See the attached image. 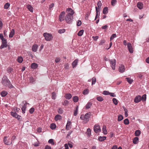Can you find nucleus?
<instances>
[{"label":"nucleus","mask_w":149,"mask_h":149,"mask_svg":"<svg viewBox=\"0 0 149 149\" xmlns=\"http://www.w3.org/2000/svg\"><path fill=\"white\" fill-rule=\"evenodd\" d=\"M1 83L3 85L6 86H7L9 88H12L13 86L11 84L9 80L8 79L7 77L4 76L2 79Z\"/></svg>","instance_id":"f257e3e1"},{"label":"nucleus","mask_w":149,"mask_h":149,"mask_svg":"<svg viewBox=\"0 0 149 149\" xmlns=\"http://www.w3.org/2000/svg\"><path fill=\"white\" fill-rule=\"evenodd\" d=\"M73 18V16H72L71 15H70V14H67L66 15L65 18V20L67 23L70 24L72 22Z\"/></svg>","instance_id":"f03ea898"},{"label":"nucleus","mask_w":149,"mask_h":149,"mask_svg":"<svg viewBox=\"0 0 149 149\" xmlns=\"http://www.w3.org/2000/svg\"><path fill=\"white\" fill-rule=\"evenodd\" d=\"M43 35L45 40L47 41H50L53 38L52 35L49 33H44Z\"/></svg>","instance_id":"7ed1b4c3"},{"label":"nucleus","mask_w":149,"mask_h":149,"mask_svg":"<svg viewBox=\"0 0 149 149\" xmlns=\"http://www.w3.org/2000/svg\"><path fill=\"white\" fill-rule=\"evenodd\" d=\"M109 61L112 69L114 70L115 69V66L116 65V60L115 59L109 60Z\"/></svg>","instance_id":"20e7f679"},{"label":"nucleus","mask_w":149,"mask_h":149,"mask_svg":"<svg viewBox=\"0 0 149 149\" xmlns=\"http://www.w3.org/2000/svg\"><path fill=\"white\" fill-rule=\"evenodd\" d=\"M94 130L96 133H97L101 131V130L100 125H95L93 128Z\"/></svg>","instance_id":"39448f33"},{"label":"nucleus","mask_w":149,"mask_h":149,"mask_svg":"<svg viewBox=\"0 0 149 149\" xmlns=\"http://www.w3.org/2000/svg\"><path fill=\"white\" fill-rule=\"evenodd\" d=\"M91 116V113L88 112L86 113L84 115L85 123H86L89 120V118Z\"/></svg>","instance_id":"423d86ee"},{"label":"nucleus","mask_w":149,"mask_h":149,"mask_svg":"<svg viewBox=\"0 0 149 149\" xmlns=\"http://www.w3.org/2000/svg\"><path fill=\"white\" fill-rule=\"evenodd\" d=\"M65 14L64 11H63L61 12L59 16V19L60 22H62L64 20V16Z\"/></svg>","instance_id":"0eeeda50"},{"label":"nucleus","mask_w":149,"mask_h":149,"mask_svg":"<svg viewBox=\"0 0 149 149\" xmlns=\"http://www.w3.org/2000/svg\"><path fill=\"white\" fill-rule=\"evenodd\" d=\"M127 47L129 52L131 53H133L134 50L131 44L129 42H128L127 43Z\"/></svg>","instance_id":"6e6552de"},{"label":"nucleus","mask_w":149,"mask_h":149,"mask_svg":"<svg viewBox=\"0 0 149 149\" xmlns=\"http://www.w3.org/2000/svg\"><path fill=\"white\" fill-rule=\"evenodd\" d=\"M11 115L15 118H17L19 120L21 118V116L18 115L17 113L14 112H11Z\"/></svg>","instance_id":"1a4fd4ad"},{"label":"nucleus","mask_w":149,"mask_h":149,"mask_svg":"<svg viewBox=\"0 0 149 149\" xmlns=\"http://www.w3.org/2000/svg\"><path fill=\"white\" fill-rule=\"evenodd\" d=\"M2 41V45L0 47V49H2V48H4V47H6L7 46V43L6 40L5 39H4V40H3Z\"/></svg>","instance_id":"9d476101"},{"label":"nucleus","mask_w":149,"mask_h":149,"mask_svg":"<svg viewBox=\"0 0 149 149\" xmlns=\"http://www.w3.org/2000/svg\"><path fill=\"white\" fill-rule=\"evenodd\" d=\"M141 97L140 95L136 96L134 100V102L135 103H138L140 102L141 100Z\"/></svg>","instance_id":"9b49d317"},{"label":"nucleus","mask_w":149,"mask_h":149,"mask_svg":"<svg viewBox=\"0 0 149 149\" xmlns=\"http://www.w3.org/2000/svg\"><path fill=\"white\" fill-rule=\"evenodd\" d=\"M71 123L70 120H68L65 127V129L66 130H69L71 128L70 125H71Z\"/></svg>","instance_id":"f8f14e48"},{"label":"nucleus","mask_w":149,"mask_h":149,"mask_svg":"<svg viewBox=\"0 0 149 149\" xmlns=\"http://www.w3.org/2000/svg\"><path fill=\"white\" fill-rule=\"evenodd\" d=\"M119 71L120 73L123 72L125 70V66L123 65H120L118 68Z\"/></svg>","instance_id":"ddd939ff"},{"label":"nucleus","mask_w":149,"mask_h":149,"mask_svg":"<svg viewBox=\"0 0 149 149\" xmlns=\"http://www.w3.org/2000/svg\"><path fill=\"white\" fill-rule=\"evenodd\" d=\"M7 137L6 136H5L4 137V143L7 145H10V144H11L12 143V141H8V140L6 139Z\"/></svg>","instance_id":"4468645a"},{"label":"nucleus","mask_w":149,"mask_h":149,"mask_svg":"<svg viewBox=\"0 0 149 149\" xmlns=\"http://www.w3.org/2000/svg\"><path fill=\"white\" fill-rule=\"evenodd\" d=\"M66 12L67 14H70V15H72V16H73L74 13L73 10L71 8H69L67 9Z\"/></svg>","instance_id":"2eb2a0df"},{"label":"nucleus","mask_w":149,"mask_h":149,"mask_svg":"<svg viewBox=\"0 0 149 149\" xmlns=\"http://www.w3.org/2000/svg\"><path fill=\"white\" fill-rule=\"evenodd\" d=\"M78 59H76L72 63V65L73 68L75 67L77 65L78 61Z\"/></svg>","instance_id":"dca6fc26"},{"label":"nucleus","mask_w":149,"mask_h":149,"mask_svg":"<svg viewBox=\"0 0 149 149\" xmlns=\"http://www.w3.org/2000/svg\"><path fill=\"white\" fill-rule=\"evenodd\" d=\"M15 33V30L14 29H12L11 30L9 35V37L11 38L13 37Z\"/></svg>","instance_id":"f3484780"},{"label":"nucleus","mask_w":149,"mask_h":149,"mask_svg":"<svg viewBox=\"0 0 149 149\" xmlns=\"http://www.w3.org/2000/svg\"><path fill=\"white\" fill-rule=\"evenodd\" d=\"M38 46L36 44H34L32 47V51L34 52H36L38 48Z\"/></svg>","instance_id":"a211bd4d"},{"label":"nucleus","mask_w":149,"mask_h":149,"mask_svg":"<svg viewBox=\"0 0 149 149\" xmlns=\"http://www.w3.org/2000/svg\"><path fill=\"white\" fill-rule=\"evenodd\" d=\"M38 64L35 63H33L31 65V68L33 69H36L38 68Z\"/></svg>","instance_id":"6ab92c4d"},{"label":"nucleus","mask_w":149,"mask_h":149,"mask_svg":"<svg viewBox=\"0 0 149 149\" xmlns=\"http://www.w3.org/2000/svg\"><path fill=\"white\" fill-rule=\"evenodd\" d=\"M102 132L104 134H107V131L106 130V127L105 125H104L103 126L102 128Z\"/></svg>","instance_id":"aec40b11"},{"label":"nucleus","mask_w":149,"mask_h":149,"mask_svg":"<svg viewBox=\"0 0 149 149\" xmlns=\"http://www.w3.org/2000/svg\"><path fill=\"white\" fill-rule=\"evenodd\" d=\"M92 103L91 102H88L85 106V109H89L92 105Z\"/></svg>","instance_id":"412c9836"},{"label":"nucleus","mask_w":149,"mask_h":149,"mask_svg":"<svg viewBox=\"0 0 149 149\" xmlns=\"http://www.w3.org/2000/svg\"><path fill=\"white\" fill-rule=\"evenodd\" d=\"M23 58L21 56H19L17 59V62L19 63H22L23 61Z\"/></svg>","instance_id":"4be33fe9"},{"label":"nucleus","mask_w":149,"mask_h":149,"mask_svg":"<svg viewBox=\"0 0 149 149\" xmlns=\"http://www.w3.org/2000/svg\"><path fill=\"white\" fill-rule=\"evenodd\" d=\"M106 138V137L105 136L99 137L98 138V140L100 141H102L105 140Z\"/></svg>","instance_id":"5701e85b"},{"label":"nucleus","mask_w":149,"mask_h":149,"mask_svg":"<svg viewBox=\"0 0 149 149\" xmlns=\"http://www.w3.org/2000/svg\"><path fill=\"white\" fill-rule=\"evenodd\" d=\"M61 115L58 114L56 115L54 118L55 120L56 121L61 120Z\"/></svg>","instance_id":"b1692460"},{"label":"nucleus","mask_w":149,"mask_h":149,"mask_svg":"<svg viewBox=\"0 0 149 149\" xmlns=\"http://www.w3.org/2000/svg\"><path fill=\"white\" fill-rule=\"evenodd\" d=\"M139 141V138L138 137H135L133 139V142L134 144H136Z\"/></svg>","instance_id":"393cba45"},{"label":"nucleus","mask_w":149,"mask_h":149,"mask_svg":"<svg viewBox=\"0 0 149 149\" xmlns=\"http://www.w3.org/2000/svg\"><path fill=\"white\" fill-rule=\"evenodd\" d=\"M6 71L9 73H12L13 72V68L10 67H8L6 70Z\"/></svg>","instance_id":"a878e982"},{"label":"nucleus","mask_w":149,"mask_h":149,"mask_svg":"<svg viewBox=\"0 0 149 149\" xmlns=\"http://www.w3.org/2000/svg\"><path fill=\"white\" fill-rule=\"evenodd\" d=\"M103 13L104 14H106L108 13V8L107 7H105L103 9Z\"/></svg>","instance_id":"bb28decb"},{"label":"nucleus","mask_w":149,"mask_h":149,"mask_svg":"<svg viewBox=\"0 0 149 149\" xmlns=\"http://www.w3.org/2000/svg\"><path fill=\"white\" fill-rule=\"evenodd\" d=\"M137 6L139 9H141L143 8V4L141 2H138L137 4Z\"/></svg>","instance_id":"cd10ccee"},{"label":"nucleus","mask_w":149,"mask_h":149,"mask_svg":"<svg viewBox=\"0 0 149 149\" xmlns=\"http://www.w3.org/2000/svg\"><path fill=\"white\" fill-rule=\"evenodd\" d=\"M27 7L30 12H33V8L31 5H27Z\"/></svg>","instance_id":"c85d7f7f"},{"label":"nucleus","mask_w":149,"mask_h":149,"mask_svg":"<svg viewBox=\"0 0 149 149\" xmlns=\"http://www.w3.org/2000/svg\"><path fill=\"white\" fill-rule=\"evenodd\" d=\"M126 79L130 84H131L133 81V80L130 78H126Z\"/></svg>","instance_id":"c756f323"},{"label":"nucleus","mask_w":149,"mask_h":149,"mask_svg":"<svg viewBox=\"0 0 149 149\" xmlns=\"http://www.w3.org/2000/svg\"><path fill=\"white\" fill-rule=\"evenodd\" d=\"M26 104H27L26 103L24 104V106H23V107L22 108V112L23 113H25V109H26Z\"/></svg>","instance_id":"7c9ffc66"},{"label":"nucleus","mask_w":149,"mask_h":149,"mask_svg":"<svg viewBox=\"0 0 149 149\" xmlns=\"http://www.w3.org/2000/svg\"><path fill=\"white\" fill-rule=\"evenodd\" d=\"M102 6V3L100 1H98L97 3V7L98 8V10H100V8L101 6Z\"/></svg>","instance_id":"2f4dec72"},{"label":"nucleus","mask_w":149,"mask_h":149,"mask_svg":"<svg viewBox=\"0 0 149 149\" xmlns=\"http://www.w3.org/2000/svg\"><path fill=\"white\" fill-rule=\"evenodd\" d=\"M141 132L139 130H137L135 131L134 134L136 136H139L141 134Z\"/></svg>","instance_id":"473e14b6"},{"label":"nucleus","mask_w":149,"mask_h":149,"mask_svg":"<svg viewBox=\"0 0 149 149\" xmlns=\"http://www.w3.org/2000/svg\"><path fill=\"white\" fill-rule=\"evenodd\" d=\"M72 99L74 102H76L78 101L79 98L77 96H75L73 97Z\"/></svg>","instance_id":"72a5a7b5"},{"label":"nucleus","mask_w":149,"mask_h":149,"mask_svg":"<svg viewBox=\"0 0 149 149\" xmlns=\"http://www.w3.org/2000/svg\"><path fill=\"white\" fill-rule=\"evenodd\" d=\"M65 97L66 99L69 100L71 98L72 95L69 93L67 94H66Z\"/></svg>","instance_id":"f704fd0d"},{"label":"nucleus","mask_w":149,"mask_h":149,"mask_svg":"<svg viewBox=\"0 0 149 149\" xmlns=\"http://www.w3.org/2000/svg\"><path fill=\"white\" fill-rule=\"evenodd\" d=\"M123 118V116L121 115H119L118 116V120L120 121L122 120Z\"/></svg>","instance_id":"c9c22d12"},{"label":"nucleus","mask_w":149,"mask_h":149,"mask_svg":"<svg viewBox=\"0 0 149 149\" xmlns=\"http://www.w3.org/2000/svg\"><path fill=\"white\" fill-rule=\"evenodd\" d=\"M56 126L55 124L54 123H52L50 126V128L54 130L56 128Z\"/></svg>","instance_id":"e433bc0d"},{"label":"nucleus","mask_w":149,"mask_h":149,"mask_svg":"<svg viewBox=\"0 0 149 149\" xmlns=\"http://www.w3.org/2000/svg\"><path fill=\"white\" fill-rule=\"evenodd\" d=\"M87 133L88 136H91V131L90 128H88L87 129Z\"/></svg>","instance_id":"4c0bfd02"},{"label":"nucleus","mask_w":149,"mask_h":149,"mask_svg":"<svg viewBox=\"0 0 149 149\" xmlns=\"http://www.w3.org/2000/svg\"><path fill=\"white\" fill-rule=\"evenodd\" d=\"M84 32L83 30H80L78 33L77 35L79 36H81L82 35Z\"/></svg>","instance_id":"58836bf2"},{"label":"nucleus","mask_w":149,"mask_h":149,"mask_svg":"<svg viewBox=\"0 0 149 149\" xmlns=\"http://www.w3.org/2000/svg\"><path fill=\"white\" fill-rule=\"evenodd\" d=\"M10 6V4L9 3H6L4 7V8L5 9H7Z\"/></svg>","instance_id":"ea45409f"},{"label":"nucleus","mask_w":149,"mask_h":149,"mask_svg":"<svg viewBox=\"0 0 149 149\" xmlns=\"http://www.w3.org/2000/svg\"><path fill=\"white\" fill-rule=\"evenodd\" d=\"M116 37V34H113L111 36L110 38V41H111V40L114 38H115Z\"/></svg>","instance_id":"a19ab883"},{"label":"nucleus","mask_w":149,"mask_h":149,"mask_svg":"<svg viewBox=\"0 0 149 149\" xmlns=\"http://www.w3.org/2000/svg\"><path fill=\"white\" fill-rule=\"evenodd\" d=\"M7 94V93L6 91H3L1 93V95L2 97L6 96Z\"/></svg>","instance_id":"79ce46f5"},{"label":"nucleus","mask_w":149,"mask_h":149,"mask_svg":"<svg viewBox=\"0 0 149 149\" xmlns=\"http://www.w3.org/2000/svg\"><path fill=\"white\" fill-rule=\"evenodd\" d=\"M124 123L125 125H128L129 123V120L127 119H125L124 120Z\"/></svg>","instance_id":"37998d69"},{"label":"nucleus","mask_w":149,"mask_h":149,"mask_svg":"<svg viewBox=\"0 0 149 149\" xmlns=\"http://www.w3.org/2000/svg\"><path fill=\"white\" fill-rule=\"evenodd\" d=\"M92 85H93V84H94L96 81V78L95 77H93L92 79Z\"/></svg>","instance_id":"c03bdc74"},{"label":"nucleus","mask_w":149,"mask_h":149,"mask_svg":"<svg viewBox=\"0 0 149 149\" xmlns=\"http://www.w3.org/2000/svg\"><path fill=\"white\" fill-rule=\"evenodd\" d=\"M95 9H96V16L95 18V20H96L98 17V9L97 8V6L95 7Z\"/></svg>","instance_id":"a18cd8bd"},{"label":"nucleus","mask_w":149,"mask_h":149,"mask_svg":"<svg viewBox=\"0 0 149 149\" xmlns=\"http://www.w3.org/2000/svg\"><path fill=\"white\" fill-rule=\"evenodd\" d=\"M112 101L113 102V103L115 105H116L118 104V100H117L115 98H113V99Z\"/></svg>","instance_id":"49530a36"},{"label":"nucleus","mask_w":149,"mask_h":149,"mask_svg":"<svg viewBox=\"0 0 149 149\" xmlns=\"http://www.w3.org/2000/svg\"><path fill=\"white\" fill-rule=\"evenodd\" d=\"M116 0H112L111 1V4L113 6H114L116 3Z\"/></svg>","instance_id":"de8ad7c7"},{"label":"nucleus","mask_w":149,"mask_h":149,"mask_svg":"<svg viewBox=\"0 0 149 149\" xmlns=\"http://www.w3.org/2000/svg\"><path fill=\"white\" fill-rule=\"evenodd\" d=\"M97 100L99 101H102L103 100V98L101 96H98L97 98Z\"/></svg>","instance_id":"09e8293b"},{"label":"nucleus","mask_w":149,"mask_h":149,"mask_svg":"<svg viewBox=\"0 0 149 149\" xmlns=\"http://www.w3.org/2000/svg\"><path fill=\"white\" fill-rule=\"evenodd\" d=\"M78 107L77 106L76 108V109L74 111V115L76 116L77 114V113L78 111Z\"/></svg>","instance_id":"8fccbe9b"},{"label":"nucleus","mask_w":149,"mask_h":149,"mask_svg":"<svg viewBox=\"0 0 149 149\" xmlns=\"http://www.w3.org/2000/svg\"><path fill=\"white\" fill-rule=\"evenodd\" d=\"M124 110L125 111V116L126 117H127V109L125 108L124 107Z\"/></svg>","instance_id":"3c124183"},{"label":"nucleus","mask_w":149,"mask_h":149,"mask_svg":"<svg viewBox=\"0 0 149 149\" xmlns=\"http://www.w3.org/2000/svg\"><path fill=\"white\" fill-rule=\"evenodd\" d=\"M88 89H86L83 91V93L84 95H86L88 94Z\"/></svg>","instance_id":"603ef678"},{"label":"nucleus","mask_w":149,"mask_h":149,"mask_svg":"<svg viewBox=\"0 0 149 149\" xmlns=\"http://www.w3.org/2000/svg\"><path fill=\"white\" fill-rule=\"evenodd\" d=\"M52 98L54 100L55 99L56 97V93H52Z\"/></svg>","instance_id":"864d4df0"},{"label":"nucleus","mask_w":149,"mask_h":149,"mask_svg":"<svg viewBox=\"0 0 149 149\" xmlns=\"http://www.w3.org/2000/svg\"><path fill=\"white\" fill-rule=\"evenodd\" d=\"M58 112L59 113L62 114L63 112V110L61 108H59L58 110Z\"/></svg>","instance_id":"5fc2aeb1"},{"label":"nucleus","mask_w":149,"mask_h":149,"mask_svg":"<svg viewBox=\"0 0 149 149\" xmlns=\"http://www.w3.org/2000/svg\"><path fill=\"white\" fill-rule=\"evenodd\" d=\"M146 94L143 95L141 97V100H142L143 101H145L146 99Z\"/></svg>","instance_id":"6e6d98bb"},{"label":"nucleus","mask_w":149,"mask_h":149,"mask_svg":"<svg viewBox=\"0 0 149 149\" xmlns=\"http://www.w3.org/2000/svg\"><path fill=\"white\" fill-rule=\"evenodd\" d=\"M48 142L49 143H51L52 145L54 144V140H53V139H50L48 141Z\"/></svg>","instance_id":"4d7b16f0"},{"label":"nucleus","mask_w":149,"mask_h":149,"mask_svg":"<svg viewBox=\"0 0 149 149\" xmlns=\"http://www.w3.org/2000/svg\"><path fill=\"white\" fill-rule=\"evenodd\" d=\"M65 31V29H60L58 31V33H64Z\"/></svg>","instance_id":"13d9d810"},{"label":"nucleus","mask_w":149,"mask_h":149,"mask_svg":"<svg viewBox=\"0 0 149 149\" xmlns=\"http://www.w3.org/2000/svg\"><path fill=\"white\" fill-rule=\"evenodd\" d=\"M68 102H69L67 100H65L64 101L63 103V104L65 106V105H67V104H68Z\"/></svg>","instance_id":"bf43d9fd"},{"label":"nucleus","mask_w":149,"mask_h":149,"mask_svg":"<svg viewBox=\"0 0 149 149\" xmlns=\"http://www.w3.org/2000/svg\"><path fill=\"white\" fill-rule=\"evenodd\" d=\"M109 92L106 91H104L103 93V94L104 95H109Z\"/></svg>","instance_id":"052dcab7"},{"label":"nucleus","mask_w":149,"mask_h":149,"mask_svg":"<svg viewBox=\"0 0 149 149\" xmlns=\"http://www.w3.org/2000/svg\"><path fill=\"white\" fill-rule=\"evenodd\" d=\"M60 60L61 59L59 58H56L55 59V62L56 63H58L60 61Z\"/></svg>","instance_id":"680f3d73"},{"label":"nucleus","mask_w":149,"mask_h":149,"mask_svg":"<svg viewBox=\"0 0 149 149\" xmlns=\"http://www.w3.org/2000/svg\"><path fill=\"white\" fill-rule=\"evenodd\" d=\"M64 68L66 69H68L69 68V65L68 63H67L64 65Z\"/></svg>","instance_id":"e2e57ef3"},{"label":"nucleus","mask_w":149,"mask_h":149,"mask_svg":"<svg viewBox=\"0 0 149 149\" xmlns=\"http://www.w3.org/2000/svg\"><path fill=\"white\" fill-rule=\"evenodd\" d=\"M34 111V109L33 108H31L30 109L29 112L31 113H33Z\"/></svg>","instance_id":"0e129e2a"},{"label":"nucleus","mask_w":149,"mask_h":149,"mask_svg":"<svg viewBox=\"0 0 149 149\" xmlns=\"http://www.w3.org/2000/svg\"><path fill=\"white\" fill-rule=\"evenodd\" d=\"M81 24V22L80 20H78L77 22V25L78 26H80Z\"/></svg>","instance_id":"69168bd1"},{"label":"nucleus","mask_w":149,"mask_h":149,"mask_svg":"<svg viewBox=\"0 0 149 149\" xmlns=\"http://www.w3.org/2000/svg\"><path fill=\"white\" fill-rule=\"evenodd\" d=\"M35 81L33 77H31L30 79V81L31 83H33Z\"/></svg>","instance_id":"338daca9"},{"label":"nucleus","mask_w":149,"mask_h":149,"mask_svg":"<svg viewBox=\"0 0 149 149\" xmlns=\"http://www.w3.org/2000/svg\"><path fill=\"white\" fill-rule=\"evenodd\" d=\"M54 6V3H51L49 6V9H51V8H53Z\"/></svg>","instance_id":"774afa93"}]
</instances>
